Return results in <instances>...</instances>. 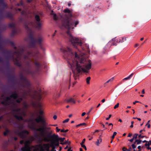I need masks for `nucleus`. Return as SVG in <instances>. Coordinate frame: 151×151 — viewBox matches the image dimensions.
Wrapping results in <instances>:
<instances>
[{
  "label": "nucleus",
  "instance_id": "9",
  "mask_svg": "<svg viewBox=\"0 0 151 151\" xmlns=\"http://www.w3.org/2000/svg\"><path fill=\"white\" fill-rule=\"evenodd\" d=\"M34 18L35 19V24H36L35 25L34 24V26L33 27L35 26L38 29L40 30L41 29L42 24L41 23L42 22L41 21V19L40 16L37 14H35L34 15Z\"/></svg>",
  "mask_w": 151,
  "mask_h": 151
},
{
  "label": "nucleus",
  "instance_id": "7",
  "mask_svg": "<svg viewBox=\"0 0 151 151\" xmlns=\"http://www.w3.org/2000/svg\"><path fill=\"white\" fill-rule=\"evenodd\" d=\"M19 19V22L23 23L24 28L27 30H30L29 27H32L34 26L33 22L32 21L24 19L21 17Z\"/></svg>",
  "mask_w": 151,
  "mask_h": 151
},
{
  "label": "nucleus",
  "instance_id": "28",
  "mask_svg": "<svg viewBox=\"0 0 151 151\" xmlns=\"http://www.w3.org/2000/svg\"><path fill=\"white\" fill-rule=\"evenodd\" d=\"M66 102L68 103L70 102H73L74 104H75L76 103L75 101L74 100V99L72 98H71L69 99L66 100Z\"/></svg>",
  "mask_w": 151,
  "mask_h": 151
},
{
  "label": "nucleus",
  "instance_id": "6",
  "mask_svg": "<svg viewBox=\"0 0 151 151\" xmlns=\"http://www.w3.org/2000/svg\"><path fill=\"white\" fill-rule=\"evenodd\" d=\"M33 63L36 68V70H32L29 69H27L24 70L27 74L30 75L33 77L36 74L38 73L40 68L41 67V64L37 62V60H35L33 61Z\"/></svg>",
  "mask_w": 151,
  "mask_h": 151
},
{
  "label": "nucleus",
  "instance_id": "43",
  "mask_svg": "<svg viewBox=\"0 0 151 151\" xmlns=\"http://www.w3.org/2000/svg\"><path fill=\"white\" fill-rule=\"evenodd\" d=\"M4 101H6V102H8V101L10 100L11 97L10 96L9 97H6L4 99Z\"/></svg>",
  "mask_w": 151,
  "mask_h": 151
},
{
  "label": "nucleus",
  "instance_id": "17",
  "mask_svg": "<svg viewBox=\"0 0 151 151\" xmlns=\"http://www.w3.org/2000/svg\"><path fill=\"white\" fill-rule=\"evenodd\" d=\"M43 94V92L41 90L39 91L37 93V97L39 101H40L42 99V96Z\"/></svg>",
  "mask_w": 151,
  "mask_h": 151
},
{
  "label": "nucleus",
  "instance_id": "45",
  "mask_svg": "<svg viewBox=\"0 0 151 151\" xmlns=\"http://www.w3.org/2000/svg\"><path fill=\"white\" fill-rule=\"evenodd\" d=\"M17 5L18 6H23L24 5V3L23 2V1L22 0H21L19 3H18L17 4Z\"/></svg>",
  "mask_w": 151,
  "mask_h": 151
},
{
  "label": "nucleus",
  "instance_id": "51",
  "mask_svg": "<svg viewBox=\"0 0 151 151\" xmlns=\"http://www.w3.org/2000/svg\"><path fill=\"white\" fill-rule=\"evenodd\" d=\"M69 119H66L65 120L63 121V123H65L67 122H68L69 121Z\"/></svg>",
  "mask_w": 151,
  "mask_h": 151
},
{
  "label": "nucleus",
  "instance_id": "52",
  "mask_svg": "<svg viewBox=\"0 0 151 151\" xmlns=\"http://www.w3.org/2000/svg\"><path fill=\"white\" fill-rule=\"evenodd\" d=\"M1 4H2V6H3L4 8H5L7 6V5L4 2H3Z\"/></svg>",
  "mask_w": 151,
  "mask_h": 151
},
{
  "label": "nucleus",
  "instance_id": "62",
  "mask_svg": "<svg viewBox=\"0 0 151 151\" xmlns=\"http://www.w3.org/2000/svg\"><path fill=\"white\" fill-rule=\"evenodd\" d=\"M45 150L42 147L40 148V151H45Z\"/></svg>",
  "mask_w": 151,
  "mask_h": 151
},
{
  "label": "nucleus",
  "instance_id": "58",
  "mask_svg": "<svg viewBox=\"0 0 151 151\" xmlns=\"http://www.w3.org/2000/svg\"><path fill=\"white\" fill-rule=\"evenodd\" d=\"M111 114H110L109 115V117L106 118V120H109V119L111 118Z\"/></svg>",
  "mask_w": 151,
  "mask_h": 151
},
{
  "label": "nucleus",
  "instance_id": "37",
  "mask_svg": "<svg viewBox=\"0 0 151 151\" xmlns=\"http://www.w3.org/2000/svg\"><path fill=\"white\" fill-rule=\"evenodd\" d=\"M1 104L5 106H7L9 105V104L8 103V102H6L5 101H2L1 102Z\"/></svg>",
  "mask_w": 151,
  "mask_h": 151
},
{
  "label": "nucleus",
  "instance_id": "59",
  "mask_svg": "<svg viewBox=\"0 0 151 151\" xmlns=\"http://www.w3.org/2000/svg\"><path fill=\"white\" fill-rule=\"evenodd\" d=\"M93 109V107H92L91 108L89 111L87 113V114L88 115L92 111Z\"/></svg>",
  "mask_w": 151,
  "mask_h": 151
},
{
  "label": "nucleus",
  "instance_id": "50",
  "mask_svg": "<svg viewBox=\"0 0 151 151\" xmlns=\"http://www.w3.org/2000/svg\"><path fill=\"white\" fill-rule=\"evenodd\" d=\"M138 135V134H135L133 138L134 139H136L137 138V136Z\"/></svg>",
  "mask_w": 151,
  "mask_h": 151
},
{
  "label": "nucleus",
  "instance_id": "63",
  "mask_svg": "<svg viewBox=\"0 0 151 151\" xmlns=\"http://www.w3.org/2000/svg\"><path fill=\"white\" fill-rule=\"evenodd\" d=\"M145 146H147L148 147H149L150 145V144L149 143H148V144L146 143L145 144Z\"/></svg>",
  "mask_w": 151,
  "mask_h": 151
},
{
  "label": "nucleus",
  "instance_id": "20",
  "mask_svg": "<svg viewBox=\"0 0 151 151\" xmlns=\"http://www.w3.org/2000/svg\"><path fill=\"white\" fill-rule=\"evenodd\" d=\"M14 62L15 64L19 67H21L22 66V64L19 62V60L17 58H15L14 59V61H13Z\"/></svg>",
  "mask_w": 151,
  "mask_h": 151
},
{
  "label": "nucleus",
  "instance_id": "12",
  "mask_svg": "<svg viewBox=\"0 0 151 151\" xmlns=\"http://www.w3.org/2000/svg\"><path fill=\"white\" fill-rule=\"evenodd\" d=\"M15 134L19 136L22 139H24L26 137V134L28 135L29 134V132L26 130H23L20 132L16 131L15 132Z\"/></svg>",
  "mask_w": 151,
  "mask_h": 151
},
{
  "label": "nucleus",
  "instance_id": "56",
  "mask_svg": "<svg viewBox=\"0 0 151 151\" xmlns=\"http://www.w3.org/2000/svg\"><path fill=\"white\" fill-rule=\"evenodd\" d=\"M21 14L22 15H25V12L24 11H22L21 12Z\"/></svg>",
  "mask_w": 151,
  "mask_h": 151
},
{
  "label": "nucleus",
  "instance_id": "8",
  "mask_svg": "<svg viewBox=\"0 0 151 151\" xmlns=\"http://www.w3.org/2000/svg\"><path fill=\"white\" fill-rule=\"evenodd\" d=\"M1 40L0 39V50H3L2 52L3 54L6 53L8 55L5 56L6 60H9V61L10 59H12L13 61H14L15 58H14L13 55L11 54V52L7 50H3V46L1 43Z\"/></svg>",
  "mask_w": 151,
  "mask_h": 151
},
{
  "label": "nucleus",
  "instance_id": "24",
  "mask_svg": "<svg viewBox=\"0 0 151 151\" xmlns=\"http://www.w3.org/2000/svg\"><path fill=\"white\" fill-rule=\"evenodd\" d=\"M50 147L49 146V145L48 144H45L43 145V146L42 147L43 148H44V149L45 150H47V151H49Z\"/></svg>",
  "mask_w": 151,
  "mask_h": 151
},
{
  "label": "nucleus",
  "instance_id": "19",
  "mask_svg": "<svg viewBox=\"0 0 151 151\" xmlns=\"http://www.w3.org/2000/svg\"><path fill=\"white\" fill-rule=\"evenodd\" d=\"M14 62L15 64L19 67H21L22 66V64L19 62V60L17 58H15L14 59V61H13Z\"/></svg>",
  "mask_w": 151,
  "mask_h": 151
},
{
  "label": "nucleus",
  "instance_id": "23",
  "mask_svg": "<svg viewBox=\"0 0 151 151\" xmlns=\"http://www.w3.org/2000/svg\"><path fill=\"white\" fill-rule=\"evenodd\" d=\"M9 79L12 82L14 83L16 81L15 77L14 75L10 76Z\"/></svg>",
  "mask_w": 151,
  "mask_h": 151
},
{
  "label": "nucleus",
  "instance_id": "35",
  "mask_svg": "<svg viewBox=\"0 0 151 151\" xmlns=\"http://www.w3.org/2000/svg\"><path fill=\"white\" fill-rule=\"evenodd\" d=\"M142 142V141L141 140L136 139L134 142V143L136 144L137 145H138L140 144Z\"/></svg>",
  "mask_w": 151,
  "mask_h": 151
},
{
  "label": "nucleus",
  "instance_id": "32",
  "mask_svg": "<svg viewBox=\"0 0 151 151\" xmlns=\"http://www.w3.org/2000/svg\"><path fill=\"white\" fill-rule=\"evenodd\" d=\"M133 75H134V73H132L127 77L125 78H124V79H123V80H128L129 79L132 77V76Z\"/></svg>",
  "mask_w": 151,
  "mask_h": 151
},
{
  "label": "nucleus",
  "instance_id": "41",
  "mask_svg": "<svg viewBox=\"0 0 151 151\" xmlns=\"http://www.w3.org/2000/svg\"><path fill=\"white\" fill-rule=\"evenodd\" d=\"M23 100V98H20L17 99L16 101V102L18 103H20L21 101Z\"/></svg>",
  "mask_w": 151,
  "mask_h": 151
},
{
  "label": "nucleus",
  "instance_id": "34",
  "mask_svg": "<svg viewBox=\"0 0 151 151\" xmlns=\"http://www.w3.org/2000/svg\"><path fill=\"white\" fill-rule=\"evenodd\" d=\"M10 131L8 129H6L5 132L4 133V135L5 136L7 135L8 134H9Z\"/></svg>",
  "mask_w": 151,
  "mask_h": 151
},
{
  "label": "nucleus",
  "instance_id": "33",
  "mask_svg": "<svg viewBox=\"0 0 151 151\" xmlns=\"http://www.w3.org/2000/svg\"><path fill=\"white\" fill-rule=\"evenodd\" d=\"M70 141H68V140H65L64 142H61L60 143V144L62 145H64L65 144H68V145H70Z\"/></svg>",
  "mask_w": 151,
  "mask_h": 151
},
{
  "label": "nucleus",
  "instance_id": "60",
  "mask_svg": "<svg viewBox=\"0 0 151 151\" xmlns=\"http://www.w3.org/2000/svg\"><path fill=\"white\" fill-rule=\"evenodd\" d=\"M122 150L123 151H126V150L127 151V149L125 147H124L122 148Z\"/></svg>",
  "mask_w": 151,
  "mask_h": 151
},
{
  "label": "nucleus",
  "instance_id": "13",
  "mask_svg": "<svg viewBox=\"0 0 151 151\" xmlns=\"http://www.w3.org/2000/svg\"><path fill=\"white\" fill-rule=\"evenodd\" d=\"M30 143V142L29 140H28L26 141L24 143V146L21 147V150L22 151H26L27 150H29L30 147L29 145Z\"/></svg>",
  "mask_w": 151,
  "mask_h": 151
},
{
  "label": "nucleus",
  "instance_id": "40",
  "mask_svg": "<svg viewBox=\"0 0 151 151\" xmlns=\"http://www.w3.org/2000/svg\"><path fill=\"white\" fill-rule=\"evenodd\" d=\"M86 125V124L85 123H83L78 124L76 126V127H79L81 126H85Z\"/></svg>",
  "mask_w": 151,
  "mask_h": 151
},
{
  "label": "nucleus",
  "instance_id": "44",
  "mask_svg": "<svg viewBox=\"0 0 151 151\" xmlns=\"http://www.w3.org/2000/svg\"><path fill=\"white\" fill-rule=\"evenodd\" d=\"M91 79L90 77H88L86 79V83L87 84H90V81Z\"/></svg>",
  "mask_w": 151,
  "mask_h": 151
},
{
  "label": "nucleus",
  "instance_id": "15",
  "mask_svg": "<svg viewBox=\"0 0 151 151\" xmlns=\"http://www.w3.org/2000/svg\"><path fill=\"white\" fill-rule=\"evenodd\" d=\"M19 114L20 115H18L16 114L14 115V116L17 120H23L24 119L22 115L25 116L26 115L25 113L24 112H20Z\"/></svg>",
  "mask_w": 151,
  "mask_h": 151
},
{
  "label": "nucleus",
  "instance_id": "21",
  "mask_svg": "<svg viewBox=\"0 0 151 151\" xmlns=\"http://www.w3.org/2000/svg\"><path fill=\"white\" fill-rule=\"evenodd\" d=\"M18 97V94L16 92L14 93H12V94L10 96L11 98H13L14 99H16Z\"/></svg>",
  "mask_w": 151,
  "mask_h": 151
},
{
  "label": "nucleus",
  "instance_id": "38",
  "mask_svg": "<svg viewBox=\"0 0 151 151\" xmlns=\"http://www.w3.org/2000/svg\"><path fill=\"white\" fill-rule=\"evenodd\" d=\"M113 80H114V77H113V78H111L110 79H109V80H108L105 83H104V87L106 86V84L107 83H108L109 82H110L112 81H113Z\"/></svg>",
  "mask_w": 151,
  "mask_h": 151
},
{
  "label": "nucleus",
  "instance_id": "4",
  "mask_svg": "<svg viewBox=\"0 0 151 151\" xmlns=\"http://www.w3.org/2000/svg\"><path fill=\"white\" fill-rule=\"evenodd\" d=\"M67 34L71 46L79 51H80L81 48L83 50H85V49L82 47L83 43L80 39L78 37L72 36L69 31L67 32Z\"/></svg>",
  "mask_w": 151,
  "mask_h": 151
},
{
  "label": "nucleus",
  "instance_id": "47",
  "mask_svg": "<svg viewBox=\"0 0 151 151\" xmlns=\"http://www.w3.org/2000/svg\"><path fill=\"white\" fill-rule=\"evenodd\" d=\"M116 134L117 133L116 132H114L113 133V134L111 137V138L112 139L114 138L115 136L116 135Z\"/></svg>",
  "mask_w": 151,
  "mask_h": 151
},
{
  "label": "nucleus",
  "instance_id": "39",
  "mask_svg": "<svg viewBox=\"0 0 151 151\" xmlns=\"http://www.w3.org/2000/svg\"><path fill=\"white\" fill-rule=\"evenodd\" d=\"M13 54L14 55H16L18 57L21 55L20 52L18 51H14L13 52Z\"/></svg>",
  "mask_w": 151,
  "mask_h": 151
},
{
  "label": "nucleus",
  "instance_id": "57",
  "mask_svg": "<svg viewBox=\"0 0 151 151\" xmlns=\"http://www.w3.org/2000/svg\"><path fill=\"white\" fill-rule=\"evenodd\" d=\"M24 140H21L20 141L19 143L21 145H22L24 144Z\"/></svg>",
  "mask_w": 151,
  "mask_h": 151
},
{
  "label": "nucleus",
  "instance_id": "42",
  "mask_svg": "<svg viewBox=\"0 0 151 151\" xmlns=\"http://www.w3.org/2000/svg\"><path fill=\"white\" fill-rule=\"evenodd\" d=\"M12 32L13 35L17 34V31L15 28L13 29Z\"/></svg>",
  "mask_w": 151,
  "mask_h": 151
},
{
  "label": "nucleus",
  "instance_id": "1",
  "mask_svg": "<svg viewBox=\"0 0 151 151\" xmlns=\"http://www.w3.org/2000/svg\"><path fill=\"white\" fill-rule=\"evenodd\" d=\"M60 50L64 54L65 58L72 60V63L69 62V63L72 67L75 68V70H72L73 76L75 80L77 79L79 73L82 71L86 73L89 72L88 70H89L91 67V61H88L84 59H81L79 62L75 60L76 59L79 58L77 52L68 47H62Z\"/></svg>",
  "mask_w": 151,
  "mask_h": 151
},
{
  "label": "nucleus",
  "instance_id": "27",
  "mask_svg": "<svg viewBox=\"0 0 151 151\" xmlns=\"http://www.w3.org/2000/svg\"><path fill=\"white\" fill-rule=\"evenodd\" d=\"M51 15H53V18L55 20H57L58 19V18L56 14L54 13L53 11H52L51 12Z\"/></svg>",
  "mask_w": 151,
  "mask_h": 151
},
{
  "label": "nucleus",
  "instance_id": "22",
  "mask_svg": "<svg viewBox=\"0 0 151 151\" xmlns=\"http://www.w3.org/2000/svg\"><path fill=\"white\" fill-rule=\"evenodd\" d=\"M5 68L8 71H10V63L9 62V60H6L5 63Z\"/></svg>",
  "mask_w": 151,
  "mask_h": 151
},
{
  "label": "nucleus",
  "instance_id": "48",
  "mask_svg": "<svg viewBox=\"0 0 151 151\" xmlns=\"http://www.w3.org/2000/svg\"><path fill=\"white\" fill-rule=\"evenodd\" d=\"M119 103H117L114 107V109H115L117 108H118L119 106Z\"/></svg>",
  "mask_w": 151,
  "mask_h": 151
},
{
  "label": "nucleus",
  "instance_id": "3",
  "mask_svg": "<svg viewBox=\"0 0 151 151\" xmlns=\"http://www.w3.org/2000/svg\"><path fill=\"white\" fill-rule=\"evenodd\" d=\"M65 13H68V14H65L61 16L62 23L63 26L68 29H70L74 28L79 23L78 21H75L73 19L74 17L72 12V10H70L68 8H66L63 11Z\"/></svg>",
  "mask_w": 151,
  "mask_h": 151
},
{
  "label": "nucleus",
  "instance_id": "49",
  "mask_svg": "<svg viewBox=\"0 0 151 151\" xmlns=\"http://www.w3.org/2000/svg\"><path fill=\"white\" fill-rule=\"evenodd\" d=\"M146 137L145 136H142L141 134H140L138 136V137L139 138H142L144 137Z\"/></svg>",
  "mask_w": 151,
  "mask_h": 151
},
{
  "label": "nucleus",
  "instance_id": "14",
  "mask_svg": "<svg viewBox=\"0 0 151 151\" xmlns=\"http://www.w3.org/2000/svg\"><path fill=\"white\" fill-rule=\"evenodd\" d=\"M5 18H9L12 20L14 19L13 15L11 13L7 12L6 13V15H4L1 12L0 15V19H2Z\"/></svg>",
  "mask_w": 151,
  "mask_h": 151
},
{
  "label": "nucleus",
  "instance_id": "64",
  "mask_svg": "<svg viewBox=\"0 0 151 151\" xmlns=\"http://www.w3.org/2000/svg\"><path fill=\"white\" fill-rule=\"evenodd\" d=\"M26 65H27L28 66H30V63L29 62L27 61L26 63Z\"/></svg>",
  "mask_w": 151,
  "mask_h": 151
},
{
  "label": "nucleus",
  "instance_id": "26",
  "mask_svg": "<svg viewBox=\"0 0 151 151\" xmlns=\"http://www.w3.org/2000/svg\"><path fill=\"white\" fill-rule=\"evenodd\" d=\"M86 139H84L83 140V141L81 143V147L84 148L86 150H87V148L86 147V146L85 145H83V144L85 143V142Z\"/></svg>",
  "mask_w": 151,
  "mask_h": 151
},
{
  "label": "nucleus",
  "instance_id": "25",
  "mask_svg": "<svg viewBox=\"0 0 151 151\" xmlns=\"http://www.w3.org/2000/svg\"><path fill=\"white\" fill-rule=\"evenodd\" d=\"M27 54H28V55H24V58L25 60L29 59V55H31L32 54V52L31 51H28L27 52Z\"/></svg>",
  "mask_w": 151,
  "mask_h": 151
},
{
  "label": "nucleus",
  "instance_id": "11",
  "mask_svg": "<svg viewBox=\"0 0 151 151\" xmlns=\"http://www.w3.org/2000/svg\"><path fill=\"white\" fill-rule=\"evenodd\" d=\"M49 140L46 141H50V147L53 148V149H55L56 146H58L59 145V141L57 140H56L55 138H49Z\"/></svg>",
  "mask_w": 151,
  "mask_h": 151
},
{
  "label": "nucleus",
  "instance_id": "29",
  "mask_svg": "<svg viewBox=\"0 0 151 151\" xmlns=\"http://www.w3.org/2000/svg\"><path fill=\"white\" fill-rule=\"evenodd\" d=\"M100 136H100L99 138L97 139V141L95 142V143L97 146H99V144L102 142V139L100 138Z\"/></svg>",
  "mask_w": 151,
  "mask_h": 151
},
{
  "label": "nucleus",
  "instance_id": "2",
  "mask_svg": "<svg viewBox=\"0 0 151 151\" xmlns=\"http://www.w3.org/2000/svg\"><path fill=\"white\" fill-rule=\"evenodd\" d=\"M35 121L37 123L41 122V124L38 125L37 128H36L33 125L30 127L31 129L38 132L35 134V137H42L46 141L49 140V138H51L53 132L51 127L48 126L46 120L41 116H39L37 118L35 119Z\"/></svg>",
  "mask_w": 151,
  "mask_h": 151
},
{
  "label": "nucleus",
  "instance_id": "54",
  "mask_svg": "<svg viewBox=\"0 0 151 151\" xmlns=\"http://www.w3.org/2000/svg\"><path fill=\"white\" fill-rule=\"evenodd\" d=\"M39 113H40V116H41L42 117V115H43V112L42 111V110H40V111H39Z\"/></svg>",
  "mask_w": 151,
  "mask_h": 151
},
{
  "label": "nucleus",
  "instance_id": "46",
  "mask_svg": "<svg viewBox=\"0 0 151 151\" xmlns=\"http://www.w3.org/2000/svg\"><path fill=\"white\" fill-rule=\"evenodd\" d=\"M85 47L86 48V49L87 51H89V46L88 44H86L85 45Z\"/></svg>",
  "mask_w": 151,
  "mask_h": 151
},
{
  "label": "nucleus",
  "instance_id": "30",
  "mask_svg": "<svg viewBox=\"0 0 151 151\" xmlns=\"http://www.w3.org/2000/svg\"><path fill=\"white\" fill-rule=\"evenodd\" d=\"M21 109L20 108L14 109H13V111L14 112H17V114H19L20 113L19 111H21Z\"/></svg>",
  "mask_w": 151,
  "mask_h": 151
},
{
  "label": "nucleus",
  "instance_id": "16",
  "mask_svg": "<svg viewBox=\"0 0 151 151\" xmlns=\"http://www.w3.org/2000/svg\"><path fill=\"white\" fill-rule=\"evenodd\" d=\"M51 138H55L56 140H57L59 141H60L61 142H64V140L65 139V138H59L58 135L56 134H52L51 137Z\"/></svg>",
  "mask_w": 151,
  "mask_h": 151
},
{
  "label": "nucleus",
  "instance_id": "18",
  "mask_svg": "<svg viewBox=\"0 0 151 151\" xmlns=\"http://www.w3.org/2000/svg\"><path fill=\"white\" fill-rule=\"evenodd\" d=\"M112 44L111 45H116V43L115 42H116L117 43H120V39H116V38H113L112 39Z\"/></svg>",
  "mask_w": 151,
  "mask_h": 151
},
{
  "label": "nucleus",
  "instance_id": "10",
  "mask_svg": "<svg viewBox=\"0 0 151 151\" xmlns=\"http://www.w3.org/2000/svg\"><path fill=\"white\" fill-rule=\"evenodd\" d=\"M20 79L22 81V86L23 87L28 88L30 86V84L29 81L22 74L20 75Z\"/></svg>",
  "mask_w": 151,
  "mask_h": 151
},
{
  "label": "nucleus",
  "instance_id": "36",
  "mask_svg": "<svg viewBox=\"0 0 151 151\" xmlns=\"http://www.w3.org/2000/svg\"><path fill=\"white\" fill-rule=\"evenodd\" d=\"M126 38H127L126 37H122L121 38V39H120V41L119 42H120L121 43L123 42L126 40H127Z\"/></svg>",
  "mask_w": 151,
  "mask_h": 151
},
{
  "label": "nucleus",
  "instance_id": "53",
  "mask_svg": "<svg viewBox=\"0 0 151 151\" xmlns=\"http://www.w3.org/2000/svg\"><path fill=\"white\" fill-rule=\"evenodd\" d=\"M134 144V143L132 145V146L133 149H135L136 148V146L135 145V144Z\"/></svg>",
  "mask_w": 151,
  "mask_h": 151
},
{
  "label": "nucleus",
  "instance_id": "5",
  "mask_svg": "<svg viewBox=\"0 0 151 151\" xmlns=\"http://www.w3.org/2000/svg\"><path fill=\"white\" fill-rule=\"evenodd\" d=\"M29 38L30 41L29 43V46L30 47H34L35 46L36 44H37L40 45L41 48L42 42L43 38L42 37H39L37 39H36L33 36L32 32L29 35Z\"/></svg>",
  "mask_w": 151,
  "mask_h": 151
},
{
  "label": "nucleus",
  "instance_id": "55",
  "mask_svg": "<svg viewBox=\"0 0 151 151\" xmlns=\"http://www.w3.org/2000/svg\"><path fill=\"white\" fill-rule=\"evenodd\" d=\"M9 43L12 46H14V43L12 41H10Z\"/></svg>",
  "mask_w": 151,
  "mask_h": 151
},
{
  "label": "nucleus",
  "instance_id": "31",
  "mask_svg": "<svg viewBox=\"0 0 151 151\" xmlns=\"http://www.w3.org/2000/svg\"><path fill=\"white\" fill-rule=\"evenodd\" d=\"M9 27L12 28L13 29L15 28L16 25L14 23H10L8 24Z\"/></svg>",
  "mask_w": 151,
  "mask_h": 151
},
{
  "label": "nucleus",
  "instance_id": "61",
  "mask_svg": "<svg viewBox=\"0 0 151 151\" xmlns=\"http://www.w3.org/2000/svg\"><path fill=\"white\" fill-rule=\"evenodd\" d=\"M56 131L58 132L59 131H60V129H59L58 128V127H56Z\"/></svg>",
  "mask_w": 151,
  "mask_h": 151
}]
</instances>
